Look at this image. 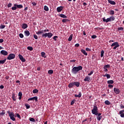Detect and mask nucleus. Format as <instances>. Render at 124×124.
I'll use <instances>...</instances> for the list:
<instances>
[{
    "mask_svg": "<svg viewBox=\"0 0 124 124\" xmlns=\"http://www.w3.org/2000/svg\"><path fill=\"white\" fill-rule=\"evenodd\" d=\"M118 47H120V45L118 46H116L113 47V49L114 50H116V49H117V48H118Z\"/></svg>",
    "mask_w": 124,
    "mask_h": 124,
    "instance_id": "nucleus-56",
    "label": "nucleus"
},
{
    "mask_svg": "<svg viewBox=\"0 0 124 124\" xmlns=\"http://www.w3.org/2000/svg\"><path fill=\"white\" fill-rule=\"evenodd\" d=\"M74 101H72L71 102V105H73V104H74Z\"/></svg>",
    "mask_w": 124,
    "mask_h": 124,
    "instance_id": "nucleus-64",
    "label": "nucleus"
},
{
    "mask_svg": "<svg viewBox=\"0 0 124 124\" xmlns=\"http://www.w3.org/2000/svg\"><path fill=\"white\" fill-rule=\"evenodd\" d=\"M73 37V34H71L68 39V41H71L72 40Z\"/></svg>",
    "mask_w": 124,
    "mask_h": 124,
    "instance_id": "nucleus-24",
    "label": "nucleus"
},
{
    "mask_svg": "<svg viewBox=\"0 0 124 124\" xmlns=\"http://www.w3.org/2000/svg\"><path fill=\"white\" fill-rule=\"evenodd\" d=\"M120 45L118 42H114L111 45V47H114V46H117Z\"/></svg>",
    "mask_w": 124,
    "mask_h": 124,
    "instance_id": "nucleus-16",
    "label": "nucleus"
},
{
    "mask_svg": "<svg viewBox=\"0 0 124 124\" xmlns=\"http://www.w3.org/2000/svg\"><path fill=\"white\" fill-rule=\"evenodd\" d=\"M108 84H114V80H110L108 81Z\"/></svg>",
    "mask_w": 124,
    "mask_h": 124,
    "instance_id": "nucleus-34",
    "label": "nucleus"
},
{
    "mask_svg": "<svg viewBox=\"0 0 124 124\" xmlns=\"http://www.w3.org/2000/svg\"><path fill=\"white\" fill-rule=\"evenodd\" d=\"M103 76L104 77H107V79H110V78H111V76L108 74H106L105 75H103Z\"/></svg>",
    "mask_w": 124,
    "mask_h": 124,
    "instance_id": "nucleus-17",
    "label": "nucleus"
},
{
    "mask_svg": "<svg viewBox=\"0 0 124 124\" xmlns=\"http://www.w3.org/2000/svg\"><path fill=\"white\" fill-rule=\"evenodd\" d=\"M59 16L61 17V18H64V19H66V18H67V16L64 14H60Z\"/></svg>",
    "mask_w": 124,
    "mask_h": 124,
    "instance_id": "nucleus-22",
    "label": "nucleus"
},
{
    "mask_svg": "<svg viewBox=\"0 0 124 124\" xmlns=\"http://www.w3.org/2000/svg\"><path fill=\"white\" fill-rule=\"evenodd\" d=\"M18 57L20 61H21V62H26V59L24 58V57H23V56H22V55H20V54L18 55Z\"/></svg>",
    "mask_w": 124,
    "mask_h": 124,
    "instance_id": "nucleus-7",
    "label": "nucleus"
},
{
    "mask_svg": "<svg viewBox=\"0 0 124 124\" xmlns=\"http://www.w3.org/2000/svg\"><path fill=\"white\" fill-rule=\"evenodd\" d=\"M4 115H5V110H2V112L0 113V115L4 116Z\"/></svg>",
    "mask_w": 124,
    "mask_h": 124,
    "instance_id": "nucleus-36",
    "label": "nucleus"
},
{
    "mask_svg": "<svg viewBox=\"0 0 124 124\" xmlns=\"http://www.w3.org/2000/svg\"><path fill=\"white\" fill-rule=\"evenodd\" d=\"M108 3L112 4V5H115L116 4V2L114 1H112L111 0H108Z\"/></svg>",
    "mask_w": 124,
    "mask_h": 124,
    "instance_id": "nucleus-14",
    "label": "nucleus"
},
{
    "mask_svg": "<svg viewBox=\"0 0 124 124\" xmlns=\"http://www.w3.org/2000/svg\"><path fill=\"white\" fill-rule=\"evenodd\" d=\"M63 9V6H61L57 8V12H62V11Z\"/></svg>",
    "mask_w": 124,
    "mask_h": 124,
    "instance_id": "nucleus-8",
    "label": "nucleus"
},
{
    "mask_svg": "<svg viewBox=\"0 0 124 124\" xmlns=\"http://www.w3.org/2000/svg\"><path fill=\"white\" fill-rule=\"evenodd\" d=\"M25 106L27 109H30V108H31V106L28 104H25Z\"/></svg>",
    "mask_w": 124,
    "mask_h": 124,
    "instance_id": "nucleus-44",
    "label": "nucleus"
},
{
    "mask_svg": "<svg viewBox=\"0 0 124 124\" xmlns=\"http://www.w3.org/2000/svg\"><path fill=\"white\" fill-rule=\"evenodd\" d=\"M41 31V33L42 34H44L45 32H46V30H42V31Z\"/></svg>",
    "mask_w": 124,
    "mask_h": 124,
    "instance_id": "nucleus-58",
    "label": "nucleus"
},
{
    "mask_svg": "<svg viewBox=\"0 0 124 124\" xmlns=\"http://www.w3.org/2000/svg\"><path fill=\"white\" fill-rule=\"evenodd\" d=\"M28 28V25L26 23H24L22 24V29H23L24 30L27 29Z\"/></svg>",
    "mask_w": 124,
    "mask_h": 124,
    "instance_id": "nucleus-19",
    "label": "nucleus"
},
{
    "mask_svg": "<svg viewBox=\"0 0 124 124\" xmlns=\"http://www.w3.org/2000/svg\"><path fill=\"white\" fill-rule=\"evenodd\" d=\"M109 14L110 15H114V14H115V12L113 10L110 11Z\"/></svg>",
    "mask_w": 124,
    "mask_h": 124,
    "instance_id": "nucleus-40",
    "label": "nucleus"
},
{
    "mask_svg": "<svg viewBox=\"0 0 124 124\" xmlns=\"http://www.w3.org/2000/svg\"><path fill=\"white\" fill-rule=\"evenodd\" d=\"M82 69H83L82 66H78V67L75 66L72 68L71 72L73 74H77L78 72L80 71V70H82Z\"/></svg>",
    "mask_w": 124,
    "mask_h": 124,
    "instance_id": "nucleus-1",
    "label": "nucleus"
},
{
    "mask_svg": "<svg viewBox=\"0 0 124 124\" xmlns=\"http://www.w3.org/2000/svg\"><path fill=\"white\" fill-rule=\"evenodd\" d=\"M1 55H3L4 56H7L8 55V52L4 50H2L0 51Z\"/></svg>",
    "mask_w": 124,
    "mask_h": 124,
    "instance_id": "nucleus-6",
    "label": "nucleus"
},
{
    "mask_svg": "<svg viewBox=\"0 0 124 124\" xmlns=\"http://www.w3.org/2000/svg\"><path fill=\"white\" fill-rule=\"evenodd\" d=\"M38 98L37 97V96H34L31 98V100H32L33 101H34V100H35V102H37V101H38Z\"/></svg>",
    "mask_w": 124,
    "mask_h": 124,
    "instance_id": "nucleus-15",
    "label": "nucleus"
},
{
    "mask_svg": "<svg viewBox=\"0 0 124 124\" xmlns=\"http://www.w3.org/2000/svg\"><path fill=\"white\" fill-rule=\"evenodd\" d=\"M16 117H18V119L21 120V116L20 115V114H19V113H16Z\"/></svg>",
    "mask_w": 124,
    "mask_h": 124,
    "instance_id": "nucleus-47",
    "label": "nucleus"
},
{
    "mask_svg": "<svg viewBox=\"0 0 124 124\" xmlns=\"http://www.w3.org/2000/svg\"><path fill=\"white\" fill-rule=\"evenodd\" d=\"M32 4L33 6H36V5L37 4V3L35 2H32Z\"/></svg>",
    "mask_w": 124,
    "mask_h": 124,
    "instance_id": "nucleus-51",
    "label": "nucleus"
},
{
    "mask_svg": "<svg viewBox=\"0 0 124 124\" xmlns=\"http://www.w3.org/2000/svg\"><path fill=\"white\" fill-rule=\"evenodd\" d=\"M98 112V108L97 106H93V108L92 109V113L93 115H95Z\"/></svg>",
    "mask_w": 124,
    "mask_h": 124,
    "instance_id": "nucleus-3",
    "label": "nucleus"
},
{
    "mask_svg": "<svg viewBox=\"0 0 124 124\" xmlns=\"http://www.w3.org/2000/svg\"><path fill=\"white\" fill-rule=\"evenodd\" d=\"M93 71H91L90 73L88 74V76H91V75H93Z\"/></svg>",
    "mask_w": 124,
    "mask_h": 124,
    "instance_id": "nucleus-46",
    "label": "nucleus"
},
{
    "mask_svg": "<svg viewBox=\"0 0 124 124\" xmlns=\"http://www.w3.org/2000/svg\"><path fill=\"white\" fill-rule=\"evenodd\" d=\"M68 87L69 89H71L72 88H73V87H74V82H70L68 84Z\"/></svg>",
    "mask_w": 124,
    "mask_h": 124,
    "instance_id": "nucleus-12",
    "label": "nucleus"
},
{
    "mask_svg": "<svg viewBox=\"0 0 124 124\" xmlns=\"http://www.w3.org/2000/svg\"><path fill=\"white\" fill-rule=\"evenodd\" d=\"M11 6H12V3H9L7 5V7H8V8H9V7H11Z\"/></svg>",
    "mask_w": 124,
    "mask_h": 124,
    "instance_id": "nucleus-49",
    "label": "nucleus"
},
{
    "mask_svg": "<svg viewBox=\"0 0 124 124\" xmlns=\"http://www.w3.org/2000/svg\"><path fill=\"white\" fill-rule=\"evenodd\" d=\"M52 36H53V33L49 32V33H47V37L48 38H51V37H52Z\"/></svg>",
    "mask_w": 124,
    "mask_h": 124,
    "instance_id": "nucleus-27",
    "label": "nucleus"
},
{
    "mask_svg": "<svg viewBox=\"0 0 124 124\" xmlns=\"http://www.w3.org/2000/svg\"><path fill=\"white\" fill-rule=\"evenodd\" d=\"M27 49H28V50H29L30 51H31V46H28Z\"/></svg>",
    "mask_w": 124,
    "mask_h": 124,
    "instance_id": "nucleus-62",
    "label": "nucleus"
},
{
    "mask_svg": "<svg viewBox=\"0 0 124 124\" xmlns=\"http://www.w3.org/2000/svg\"><path fill=\"white\" fill-rule=\"evenodd\" d=\"M108 88H113V86L112 85L109 84V85H108Z\"/></svg>",
    "mask_w": 124,
    "mask_h": 124,
    "instance_id": "nucleus-63",
    "label": "nucleus"
},
{
    "mask_svg": "<svg viewBox=\"0 0 124 124\" xmlns=\"http://www.w3.org/2000/svg\"><path fill=\"white\" fill-rule=\"evenodd\" d=\"M57 38H58V36H54L53 38V39L55 41H57Z\"/></svg>",
    "mask_w": 124,
    "mask_h": 124,
    "instance_id": "nucleus-52",
    "label": "nucleus"
},
{
    "mask_svg": "<svg viewBox=\"0 0 124 124\" xmlns=\"http://www.w3.org/2000/svg\"><path fill=\"white\" fill-rule=\"evenodd\" d=\"M19 37H20V38H24V35L22 33H20L19 34Z\"/></svg>",
    "mask_w": 124,
    "mask_h": 124,
    "instance_id": "nucleus-50",
    "label": "nucleus"
},
{
    "mask_svg": "<svg viewBox=\"0 0 124 124\" xmlns=\"http://www.w3.org/2000/svg\"><path fill=\"white\" fill-rule=\"evenodd\" d=\"M47 35H48L47 33H45L43 34L42 35V37H45V38H46V37H47Z\"/></svg>",
    "mask_w": 124,
    "mask_h": 124,
    "instance_id": "nucleus-37",
    "label": "nucleus"
},
{
    "mask_svg": "<svg viewBox=\"0 0 124 124\" xmlns=\"http://www.w3.org/2000/svg\"><path fill=\"white\" fill-rule=\"evenodd\" d=\"M81 53H82V54H83V55H84L85 56H88V53H87L86 52V50H85L84 49H82L81 50Z\"/></svg>",
    "mask_w": 124,
    "mask_h": 124,
    "instance_id": "nucleus-18",
    "label": "nucleus"
},
{
    "mask_svg": "<svg viewBox=\"0 0 124 124\" xmlns=\"http://www.w3.org/2000/svg\"><path fill=\"white\" fill-rule=\"evenodd\" d=\"M34 38H35V39H38V37L37 36V35H36V34H34L33 35Z\"/></svg>",
    "mask_w": 124,
    "mask_h": 124,
    "instance_id": "nucleus-55",
    "label": "nucleus"
},
{
    "mask_svg": "<svg viewBox=\"0 0 124 124\" xmlns=\"http://www.w3.org/2000/svg\"><path fill=\"white\" fill-rule=\"evenodd\" d=\"M119 115L121 118H124V109L119 111Z\"/></svg>",
    "mask_w": 124,
    "mask_h": 124,
    "instance_id": "nucleus-9",
    "label": "nucleus"
},
{
    "mask_svg": "<svg viewBox=\"0 0 124 124\" xmlns=\"http://www.w3.org/2000/svg\"><path fill=\"white\" fill-rule=\"evenodd\" d=\"M5 28V25H0V29L1 30H2V29H4Z\"/></svg>",
    "mask_w": 124,
    "mask_h": 124,
    "instance_id": "nucleus-48",
    "label": "nucleus"
},
{
    "mask_svg": "<svg viewBox=\"0 0 124 124\" xmlns=\"http://www.w3.org/2000/svg\"><path fill=\"white\" fill-rule=\"evenodd\" d=\"M62 23H66V22H70V20L68 19L65 18L62 20Z\"/></svg>",
    "mask_w": 124,
    "mask_h": 124,
    "instance_id": "nucleus-25",
    "label": "nucleus"
},
{
    "mask_svg": "<svg viewBox=\"0 0 124 124\" xmlns=\"http://www.w3.org/2000/svg\"><path fill=\"white\" fill-rule=\"evenodd\" d=\"M23 95V93H22V92H20L18 93V96H22Z\"/></svg>",
    "mask_w": 124,
    "mask_h": 124,
    "instance_id": "nucleus-57",
    "label": "nucleus"
},
{
    "mask_svg": "<svg viewBox=\"0 0 124 124\" xmlns=\"http://www.w3.org/2000/svg\"><path fill=\"white\" fill-rule=\"evenodd\" d=\"M5 62H6V58L3 60H0V64H3L4 63H5Z\"/></svg>",
    "mask_w": 124,
    "mask_h": 124,
    "instance_id": "nucleus-23",
    "label": "nucleus"
},
{
    "mask_svg": "<svg viewBox=\"0 0 124 124\" xmlns=\"http://www.w3.org/2000/svg\"><path fill=\"white\" fill-rule=\"evenodd\" d=\"M41 54L42 57H43V58H46V56H46V53H45V52H42Z\"/></svg>",
    "mask_w": 124,
    "mask_h": 124,
    "instance_id": "nucleus-29",
    "label": "nucleus"
},
{
    "mask_svg": "<svg viewBox=\"0 0 124 124\" xmlns=\"http://www.w3.org/2000/svg\"><path fill=\"white\" fill-rule=\"evenodd\" d=\"M12 97L14 101H16V95L15 93L12 94Z\"/></svg>",
    "mask_w": 124,
    "mask_h": 124,
    "instance_id": "nucleus-21",
    "label": "nucleus"
},
{
    "mask_svg": "<svg viewBox=\"0 0 124 124\" xmlns=\"http://www.w3.org/2000/svg\"><path fill=\"white\" fill-rule=\"evenodd\" d=\"M7 113L9 114V117L11 120H12V121H13L14 122H15L16 121V119H15V118L17 117V115H16L15 116L14 113H13V112H10L9 111H7Z\"/></svg>",
    "mask_w": 124,
    "mask_h": 124,
    "instance_id": "nucleus-2",
    "label": "nucleus"
},
{
    "mask_svg": "<svg viewBox=\"0 0 124 124\" xmlns=\"http://www.w3.org/2000/svg\"><path fill=\"white\" fill-rule=\"evenodd\" d=\"M109 18H110V22H112V21L115 20V17H114V16H110L109 17Z\"/></svg>",
    "mask_w": 124,
    "mask_h": 124,
    "instance_id": "nucleus-39",
    "label": "nucleus"
},
{
    "mask_svg": "<svg viewBox=\"0 0 124 124\" xmlns=\"http://www.w3.org/2000/svg\"><path fill=\"white\" fill-rule=\"evenodd\" d=\"M86 51H92V49H90V48H89V47H87V48H86Z\"/></svg>",
    "mask_w": 124,
    "mask_h": 124,
    "instance_id": "nucleus-54",
    "label": "nucleus"
},
{
    "mask_svg": "<svg viewBox=\"0 0 124 124\" xmlns=\"http://www.w3.org/2000/svg\"><path fill=\"white\" fill-rule=\"evenodd\" d=\"M103 22H106V23H108V22H110L111 20L110 19L109 17L107 19H105V17L103 18Z\"/></svg>",
    "mask_w": 124,
    "mask_h": 124,
    "instance_id": "nucleus-13",
    "label": "nucleus"
},
{
    "mask_svg": "<svg viewBox=\"0 0 124 124\" xmlns=\"http://www.w3.org/2000/svg\"><path fill=\"white\" fill-rule=\"evenodd\" d=\"M24 33L26 36H29L30 35V31H25Z\"/></svg>",
    "mask_w": 124,
    "mask_h": 124,
    "instance_id": "nucleus-26",
    "label": "nucleus"
},
{
    "mask_svg": "<svg viewBox=\"0 0 124 124\" xmlns=\"http://www.w3.org/2000/svg\"><path fill=\"white\" fill-rule=\"evenodd\" d=\"M105 68H110V64L105 65L104 66Z\"/></svg>",
    "mask_w": 124,
    "mask_h": 124,
    "instance_id": "nucleus-42",
    "label": "nucleus"
},
{
    "mask_svg": "<svg viewBox=\"0 0 124 124\" xmlns=\"http://www.w3.org/2000/svg\"><path fill=\"white\" fill-rule=\"evenodd\" d=\"M105 104L106 105H110V104H111V103L110 102V101H108V100H106L105 101Z\"/></svg>",
    "mask_w": 124,
    "mask_h": 124,
    "instance_id": "nucleus-30",
    "label": "nucleus"
},
{
    "mask_svg": "<svg viewBox=\"0 0 124 124\" xmlns=\"http://www.w3.org/2000/svg\"><path fill=\"white\" fill-rule=\"evenodd\" d=\"M53 73H54V71H53V70H49L48 71V74L52 75V74H53Z\"/></svg>",
    "mask_w": 124,
    "mask_h": 124,
    "instance_id": "nucleus-33",
    "label": "nucleus"
},
{
    "mask_svg": "<svg viewBox=\"0 0 124 124\" xmlns=\"http://www.w3.org/2000/svg\"><path fill=\"white\" fill-rule=\"evenodd\" d=\"M101 113H98V112L96 113V114H95V116H97L98 117H101Z\"/></svg>",
    "mask_w": 124,
    "mask_h": 124,
    "instance_id": "nucleus-43",
    "label": "nucleus"
},
{
    "mask_svg": "<svg viewBox=\"0 0 124 124\" xmlns=\"http://www.w3.org/2000/svg\"><path fill=\"white\" fill-rule=\"evenodd\" d=\"M39 91L38 90L35 89H34L33 91H32V93H38Z\"/></svg>",
    "mask_w": 124,
    "mask_h": 124,
    "instance_id": "nucleus-31",
    "label": "nucleus"
},
{
    "mask_svg": "<svg viewBox=\"0 0 124 124\" xmlns=\"http://www.w3.org/2000/svg\"><path fill=\"white\" fill-rule=\"evenodd\" d=\"M120 108H121V109H124V105L121 104V105H120Z\"/></svg>",
    "mask_w": 124,
    "mask_h": 124,
    "instance_id": "nucleus-59",
    "label": "nucleus"
},
{
    "mask_svg": "<svg viewBox=\"0 0 124 124\" xmlns=\"http://www.w3.org/2000/svg\"><path fill=\"white\" fill-rule=\"evenodd\" d=\"M74 86H76L77 88H79V87H80V82L78 81L74 82Z\"/></svg>",
    "mask_w": 124,
    "mask_h": 124,
    "instance_id": "nucleus-11",
    "label": "nucleus"
},
{
    "mask_svg": "<svg viewBox=\"0 0 124 124\" xmlns=\"http://www.w3.org/2000/svg\"><path fill=\"white\" fill-rule=\"evenodd\" d=\"M96 119H97V120H98L99 121H100V120H101V119H102V116H97Z\"/></svg>",
    "mask_w": 124,
    "mask_h": 124,
    "instance_id": "nucleus-41",
    "label": "nucleus"
},
{
    "mask_svg": "<svg viewBox=\"0 0 124 124\" xmlns=\"http://www.w3.org/2000/svg\"><path fill=\"white\" fill-rule=\"evenodd\" d=\"M44 10L45 11H49V8L46 5L44 6Z\"/></svg>",
    "mask_w": 124,
    "mask_h": 124,
    "instance_id": "nucleus-32",
    "label": "nucleus"
},
{
    "mask_svg": "<svg viewBox=\"0 0 124 124\" xmlns=\"http://www.w3.org/2000/svg\"><path fill=\"white\" fill-rule=\"evenodd\" d=\"M113 91L116 94H120V93H121V90L118 88H114Z\"/></svg>",
    "mask_w": 124,
    "mask_h": 124,
    "instance_id": "nucleus-5",
    "label": "nucleus"
},
{
    "mask_svg": "<svg viewBox=\"0 0 124 124\" xmlns=\"http://www.w3.org/2000/svg\"><path fill=\"white\" fill-rule=\"evenodd\" d=\"M82 96V93L81 92H79L78 95V94H75V97H78L80 98Z\"/></svg>",
    "mask_w": 124,
    "mask_h": 124,
    "instance_id": "nucleus-20",
    "label": "nucleus"
},
{
    "mask_svg": "<svg viewBox=\"0 0 124 124\" xmlns=\"http://www.w3.org/2000/svg\"><path fill=\"white\" fill-rule=\"evenodd\" d=\"M84 82H90V81H91V78H90V77L87 76L85 79H84Z\"/></svg>",
    "mask_w": 124,
    "mask_h": 124,
    "instance_id": "nucleus-10",
    "label": "nucleus"
},
{
    "mask_svg": "<svg viewBox=\"0 0 124 124\" xmlns=\"http://www.w3.org/2000/svg\"><path fill=\"white\" fill-rule=\"evenodd\" d=\"M103 56H104V50H102L101 51V58H103Z\"/></svg>",
    "mask_w": 124,
    "mask_h": 124,
    "instance_id": "nucleus-35",
    "label": "nucleus"
},
{
    "mask_svg": "<svg viewBox=\"0 0 124 124\" xmlns=\"http://www.w3.org/2000/svg\"><path fill=\"white\" fill-rule=\"evenodd\" d=\"M16 8H23V5H21V4H16Z\"/></svg>",
    "mask_w": 124,
    "mask_h": 124,
    "instance_id": "nucleus-38",
    "label": "nucleus"
},
{
    "mask_svg": "<svg viewBox=\"0 0 124 124\" xmlns=\"http://www.w3.org/2000/svg\"><path fill=\"white\" fill-rule=\"evenodd\" d=\"M14 7H12V10H16V9H17V6L16 4H15L14 5Z\"/></svg>",
    "mask_w": 124,
    "mask_h": 124,
    "instance_id": "nucleus-28",
    "label": "nucleus"
},
{
    "mask_svg": "<svg viewBox=\"0 0 124 124\" xmlns=\"http://www.w3.org/2000/svg\"><path fill=\"white\" fill-rule=\"evenodd\" d=\"M118 31H124V28L123 27H119L118 28Z\"/></svg>",
    "mask_w": 124,
    "mask_h": 124,
    "instance_id": "nucleus-53",
    "label": "nucleus"
},
{
    "mask_svg": "<svg viewBox=\"0 0 124 124\" xmlns=\"http://www.w3.org/2000/svg\"><path fill=\"white\" fill-rule=\"evenodd\" d=\"M96 37H97V36H96L95 35H93L91 36V38L93 39H95V38H96Z\"/></svg>",
    "mask_w": 124,
    "mask_h": 124,
    "instance_id": "nucleus-45",
    "label": "nucleus"
},
{
    "mask_svg": "<svg viewBox=\"0 0 124 124\" xmlns=\"http://www.w3.org/2000/svg\"><path fill=\"white\" fill-rule=\"evenodd\" d=\"M16 57L15 54L11 53L8 55V57L7 58V60H14V58Z\"/></svg>",
    "mask_w": 124,
    "mask_h": 124,
    "instance_id": "nucleus-4",
    "label": "nucleus"
},
{
    "mask_svg": "<svg viewBox=\"0 0 124 124\" xmlns=\"http://www.w3.org/2000/svg\"><path fill=\"white\" fill-rule=\"evenodd\" d=\"M103 69H104V71H105V72H107V71H108V68L103 67Z\"/></svg>",
    "mask_w": 124,
    "mask_h": 124,
    "instance_id": "nucleus-61",
    "label": "nucleus"
},
{
    "mask_svg": "<svg viewBox=\"0 0 124 124\" xmlns=\"http://www.w3.org/2000/svg\"><path fill=\"white\" fill-rule=\"evenodd\" d=\"M41 31H38L37 32H36V34H41Z\"/></svg>",
    "mask_w": 124,
    "mask_h": 124,
    "instance_id": "nucleus-60",
    "label": "nucleus"
}]
</instances>
